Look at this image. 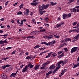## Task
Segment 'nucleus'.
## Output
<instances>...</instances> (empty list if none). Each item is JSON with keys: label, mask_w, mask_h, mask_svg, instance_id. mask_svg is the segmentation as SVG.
Wrapping results in <instances>:
<instances>
[{"label": "nucleus", "mask_w": 79, "mask_h": 79, "mask_svg": "<svg viewBox=\"0 0 79 79\" xmlns=\"http://www.w3.org/2000/svg\"><path fill=\"white\" fill-rule=\"evenodd\" d=\"M7 40H4V43H8V42H7V41H6Z\"/></svg>", "instance_id": "52"}, {"label": "nucleus", "mask_w": 79, "mask_h": 79, "mask_svg": "<svg viewBox=\"0 0 79 79\" xmlns=\"http://www.w3.org/2000/svg\"><path fill=\"white\" fill-rule=\"evenodd\" d=\"M39 47H40V46L39 45H36L34 47V49H36V48H39Z\"/></svg>", "instance_id": "30"}, {"label": "nucleus", "mask_w": 79, "mask_h": 79, "mask_svg": "<svg viewBox=\"0 0 79 79\" xmlns=\"http://www.w3.org/2000/svg\"><path fill=\"white\" fill-rule=\"evenodd\" d=\"M46 21H46V23H48V18H47L46 19Z\"/></svg>", "instance_id": "54"}, {"label": "nucleus", "mask_w": 79, "mask_h": 79, "mask_svg": "<svg viewBox=\"0 0 79 79\" xmlns=\"http://www.w3.org/2000/svg\"><path fill=\"white\" fill-rule=\"evenodd\" d=\"M73 32H75L79 33V31L78 30H77V29H75L73 30Z\"/></svg>", "instance_id": "22"}, {"label": "nucleus", "mask_w": 79, "mask_h": 79, "mask_svg": "<svg viewBox=\"0 0 79 79\" xmlns=\"http://www.w3.org/2000/svg\"><path fill=\"white\" fill-rule=\"evenodd\" d=\"M26 11V12H25L24 13V15H29V14H28L29 13V10L28 9H27Z\"/></svg>", "instance_id": "14"}, {"label": "nucleus", "mask_w": 79, "mask_h": 79, "mask_svg": "<svg viewBox=\"0 0 79 79\" xmlns=\"http://www.w3.org/2000/svg\"><path fill=\"white\" fill-rule=\"evenodd\" d=\"M67 69H64L62 71V72L61 73V74L59 75L60 77H61L62 76V75L64 74V73L67 71Z\"/></svg>", "instance_id": "9"}, {"label": "nucleus", "mask_w": 79, "mask_h": 79, "mask_svg": "<svg viewBox=\"0 0 79 79\" xmlns=\"http://www.w3.org/2000/svg\"><path fill=\"white\" fill-rule=\"evenodd\" d=\"M28 68V66L26 65L25 68L23 69L22 70L23 73H24V72H25L26 71H27V69Z\"/></svg>", "instance_id": "8"}, {"label": "nucleus", "mask_w": 79, "mask_h": 79, "mask_svg": "<svg viewBox=\"0 0 79 79\" xmlns=\"http://www.w3.org/2000/svg\"><path fill=\"white\" fill-rule=\"evenodd\" d=\"M8 35V34H6L5 35H0V37L1 36H4L3 37H2L3 38H6Z\"/></svg>", "instance_id": "17"}, {"label": "nucleus", "mask_w": 79, "mask_h": 79, "mask_svg": "<svg viewBox=\"0 0 79 79\" xmlns=\"http://www.w3.org/2000/svg\"><path fill=\"white\" fill-rule=\"evenodd\" d=\"M1 77L3 79H8V77L7 76V75L4 73H3L1 75Z\"/></svg>", "instance_id": "4"}, {"label": "nucleus", "mask_w": 79, "mask_h": 79, "mask_svg": "<svg viewBox=\"0 0 79 79\" xmlns=\"http://www.w3.org/2000/svg\"><path fill=\"white\" fill-rule=\"evenodd\" d=\"M30 38H32V39H35V37H34V36H30Z\"/></svg>", "instance_id": "62"}, {"label": "nucleus", "mask_w": 79, "mask_h": 79, "mask_svg": "<svg viewBox=\"0 0 79 79\" xmlns=\"http://www.w3.org/2000/svg\"><path fill=\"white\" fill-rule=\"evenodd\" d=\"M23 6H24V4H22L19 6V7L21 9V8H22L23 7Z\"/></svg>", "instance_id": "29"}, {"label": "nucleus", "mask_w": 79, "mask_h": 79, "mask_svg": "<svg viewBox=\"0 0 79 79\" xmlns=\"http://www.w3.org/2000/svg\"><path fill=\"white\" fill-rule=\"evenodd\" d=\"M74 39H75V41H76V40H77V39H78V37H77V36H76L74 37Z\"/></svg>", "instance_id": "32"}, {"label": "nucleus", "mask_w": 79, "mask_h": 79, "mask_svg": "<svg viewBox=\"0 0 79 79\" xmlns=\"http://www.w3.org/2000/svg\"><path fill=\"white\" fill-rule=\"evenodd\" d=\"M78 48V47H74L72 48L71 51V53H73L74 52H75V51H76Z\"/></svg>", "instance_id": "5"}, {"label": "nucleus", "mask_w": 79, "mask_h": 79, "mask_svg": "<svg viewBox=\"0 0 79 79\" xmlns=\"http://www.w3.org/2000/svg\"><path fill=\"white\" fill-rule=\"evenodd\" d=\"M71 12H73L74 13H76V9L75 8H73L71 10Z\"/></svg>", "instance_id": "20"}, {"label": "nucleus", "mask_w": 79, "mask_h": 79, "mask_svg": "<svg viewBox=\"0 0 79 79\" xmlns=\"http://www.w3.org/2000/svg\"><path fill=\"white\" fill-rule=\"evenodd\" d=\"M38 4V2H32L31 3V5H33V6H36L37 5V4Z\"/></svg>", "instance_id": "13"}, {"label": "nucleus", "mask_w": 79, "mask_h": 79, "mask_svg": "<svg viewBox=\"0 0 79 79\" xmlns=\"http://www.w3.org/2000/svg\"><path fill=\"white\" fill-rule=\"evenodd\" d=\"M52 73H53V72H52V71H51L49 72H48V73H47L46 74V76H48L49 74H52Z\"/></svg>", "instance_id": "18"}, {"label": "nucleus", "mask_w": 79, "mask_h": 79, "mask_svg": "<svg viewBox=\"0 0 79 79\" xmlns=\"http://www.w3.org/2000/svg\"><path fill=\"white\" fill-rule=\"evenodd\" d=\"M63 19H66L67 18V15L64 14L63 15Z\"/></svg>", "instance_id": "25"}, {"label": "nucleus", "mask_w": 79, "mask_h": 79, "mask_svg": "<svg viewBox=\"0 0 79 79\" xmlns=\"http://www.w3.org/2000/svg\"><path fill=\"white\" fill-rule=\"evenodd\" d=\"M22 14L23 13L21 11L19 12L17 14V15H22Z\"/></svg>", "instance_id": "41"}, {"label": "nucleus", "mask_w": 79, "mask_h": 79, "mask_svg": "<svg viewBox=\"0 0 79 79\" xmlns=\"http://www.w3.org/2000/svg\"><path fill=\"white\" fill-rule=\"evenodd\" d=\"M3 31L2 30H0V34H3Z\"/></svg>", "instance_id": "48"}, {"label": "nucleus", "mask_w": 79, "mask_h": 79, "mask_svg": "<svg viewBox=\"0 0 79 79\" xmlns=\"http://www.w3.org/2000/svg\"><path fill=\"white\" fill-rule=\"evenodd\" d=\"M56 55H56V53H54L52 55V56H53L54 57H55V56H56Z\"/></svg>", "instance_id": "36"}, {"label": "nucleus", "mask_w": 79, "mask_h": 79, "mask_svg": "<svg viewBox=\"0 0 79 79\" xmlns=\"http://www.w3.org/2000/svg\"><path fill=\"white\" fill-rule=\"evenodd\" d=\"M46 31V30L45 29H42V30H41L40 31V32H45Z\"/></svg>", "instance_id": "27"}, {"label": "nucleus", "mask_w": 79, "mask_h": 79, "mask_svg": "<svg viewBox=\"0 0 79 79\" xmlns=\"http://www.w3.org/2000/svg\"><path fill=\"white\" fill-rule=\"evenodd\" d=\"M61 25H63V23H61L59 25L57 24V26L58 27H61Z\"/></svg>", "instance_id": "34"}, {"label": "nucleus", "mask_w": 79, "mask_h": 79, "mask_svg": "<svg viewBox=\"0 0 79 79\" xmlns=\"http://www.w3.org/2000/svg\"><path fill=\"white\" fill-rule=\"evenodd\" d=\"M62 53V51H60V52H58V55H60V54H61V53Z\"/></svg>", "instance_id": "40"}, {"label": "nucleus", "mask_w": 79, "mask_h": 79, "mask_svg": "<svg viewBox=\"0 0 79 79\" xmlns=\"http://www.w3.org/2000/svg\"><path fill=\"white\" fill-rule=\"evenodd\" d=\"M54 37L55 38H57V39H59V38H60V36H56V35H54Z\"/></svg>", "instance_id": "37"}, {"label": "nucleus", "mask_w": 79, "mask_h": 79, "mask_svg": "<svg viewBox=\"0 0 79 79\" xmlns=\"http://www.w3.org/2000/svg\"><path fill=\"white\" fill-rule=\"evenodd\" d=\"M43 7H44V9H47L50 6L49 4H47L46 5L44 4H43Z\"/></svg>", "instance_id": "10"}, {"label": "nucleus", "mask_w": 79, "mask_h": 79, "mask_svg": "<svg viewBox=\"0 0 79 79\" xmlns=\"http://www.w3.org/2000/svg\"><path fill=\"white\" fill-rule=\"evenodd\" d=\"M11 48H13L10 47H9L8 48H6V50H10V49H11Z\"/></svg>", "instance_id": "31"}, {"label": "nucleus", "mask_w": 79, "mask_h": 79, "mask_svg": "<svg viewBox=\"0 0 79 79\" xmlns=\"http://www.w3.org/2000/svg\"><path fill=\"white\" fill-rule=\"evenodd\" d=\"M63 56H64V53H62L61 55H60L58 56V58H61V57H63Z\"/></svg>", "instance_id": "26"}, {"label": "nucleus", "mask_w": 79, "mask_h": 79, "mask_svg": "<svg viewBox=\"0 0 79 79\" xmlns=\"http://www.w3.org/2000/svg\"><path fill=\"white\" fill-rule=\"evenodd\" d=\"M47 64H46V63H44V64H43L42 66L43 67H45L46 66H47Z\"/></svg>", "instance_id": "38"}, {"label": "nucleus", "mask_w": 79, "mask_h": 79, "mask_svg": "<svg viewBox=\"0 0 79 79\" xmlns=\"http://www.w3.org/2000/svg\"><path fill=\"white\" fill-rule=\"evenodd\" d=\"M15 75L12 74H11V75L10 76V77H11L13 76L14 77H15Z\"/></svg>", "instance_id": "51"}, {"label": "nucleus", "mask_w": 79, "mask_h": 79, "mask_svg": "<svg viewBox=\"0 0 79 79\" xmlns=\"http://www.w3.org/2000/svg\"><path fill=\"white\" fill-rule=\"evenodd\" d=\"M50 3L51 4V5H52V6L56 5H57V3L55 2L54 3H53V2H50Z\"/></svg>", "instance_id": "21"}, {"label": "nucleus", "mask_w": 79, "mask_h": 79, "mask_svg": "<svg viewBox=\"0 0 79 79\" xmlns=\"http://www.w3.org/2000/svg\"><path fill=\"white\" fill-rule=\"evenodd\" d=\"M55 41H52L51 42L49 43L50 45L53 46V44L55 43Z\"/></svg>", "instance_id": "15"}, {"label": "nucleus", "mask_w": 79, "mask_h": 79, "mask_svg": "<svg viewBox=\"0 0 79 79\" xmlns=\"http://www.w3.org/2000/svg\"><path fill=\"white\" fill-rule=\"evenodd\" d=\"M45 26H47L48 27L49 26V24H46L45 23L44 24Z\"/></svg>", "instance_id": "58"}, {"label": "nucleus", "mask_w": 79, "mask_h": 79, "mask_svg": "<svg viewBox=\"0 0 79 79\" xmlns=\"http://www.w3.org/2000/svg\"><path fill=\"white\" fill-rule=\"evenodd\" d=\"M28 66L29 68H32L34 67V65H32V64L30 63L28 64Z\"/></svg>", "instance_id": "16"}, {"label": "nucleus", "mask_w": 79, "mask_h": 79, "mask_svg": "<svg viewBox=\"0 0 79 79\" xmlns=\"http://www.w3.org/2000/svg\"><path fill=\"white\" fill-rule=\"evenodd\" d=\"M49 63H50V61H48L46 63L47 64H48Z\"/></svg>", "instance_id": "46"}, {"label": "nucleus", "mask_w": 79, "mask_h": 79, "mask_svg": "<svg viewBox=\"0 0 79 79\" xmlns=\"http://www.w3.org/2000/svg\"><path fill=\"white\" fill-rule=\"evenodd\" d=\"M3 44H4V41L3 40L0 41V44L2 45Z\"/></svg>", "instance_id": "35"}, {"label": "nucleus", "mask_w": 79, "mask_h": 79, "mask_svg": "<svg viewBox=\"0 0 79 79\" xmlns=\"http://www.w3.org/2000/svg\"><path fill=\"white\" fill-rule=\"evenodd\" d=\"M43 38H45L46 39H48V40L50 39L53 38V36L52 35H49L47 37V35L44 36H43Z\"/></svg>", "instance_id": "7"}, {"label": "nucleus", "mask_w": 79, "mask_h": 79, "mask_svg": "<svg viewBox=\"0 0 79 79\" xmlns=\"http://www.w3.org/2000/svg\"><path fill=\"white\" fill-rule=\"evenodd\" d=\"M9 2L10 1H7L5 4V6H6V5H8V3H9Z\"/></svg>", "instance_id": "39"}, {"label": "nucleus", "mask_w": 79, "mask_h": 79, "mask_svg": "<svg viewBox=\"0 0 79 79\" xmlns=\"http://www.w3.org/2000/svg\"><path fill=\"white\" fill-rule=\"evenodd\" d=\"M71 39L70 38H66L65 39V41H71Z\"/></svg>", "instance_id": "28"}, {"label": "nucleus", "mask_w": 79, "mask_h": 79, "mask_svg": "<svg viewBox=\"0 0 79 79\" xmlns=\"http://www.w3.org/2000/svg\"><path fill=\"white\" fill-rule=\"evenodd\" d=\"M23 20H21V23H20V24H23Z\"/></svg>", "instance_id": "53"}, {"label": "nucleus", "mask_w": 79, "mask_h": 79, "mask_svg": "<svg viewBox=\"0 0 79 79\" xmlns=\"http://www.w3.org/2000/svg\"><path fill=\"white\" fill-rule=\"evenodd\" d=\"M54 68H55V66H54V65H52L49 68V69H53Z\"/></svg>", "instance_id": "19"}, {"label": "nucleus", "mask_w": 79, "mask_h": 79, "mask_svg": "<svg viewBox=\"0 0 79 79\" xmlns=\"http://www.w3.org/2000/svg\"><path fill=\"white\" fill-rule=\"evenodd\" d=\"M6 59H7V58L2 59V60H4V61H6Z\"/></svg>", "instance_id": "57"}, {"label": "nucleus", "mask_w": 79, "mask_h": 79, "mask_svg": "<svg viewBox=\"0 0 79 79\" xmlns=\"http://www.w3.org/2000/svg\"><path fill=\"white\" fill-rule=\"evenodd\" d=\"M40 65H36L35 66V67L34 68V69L35 70H37L39 69V67L40 66Z\"/></svg>", "instance_id": "12"}, {"label": "nucleus", "mask_w": 79, "mask_h": 79, "mask_svg": "<svg viewBox=\"0 0 79 79\" xmlns=\"http://www.w3.org/2000/svg\"><path fill=\"white\" fill-rule=\"evenodd\" d=\"M40 31H35L31 32V35H36V34H40Z\"/></svg>", "instance_id": "3"}, {"label": "nucleus", "mask_w": 79, "mask_h": 79, "mask_svg": "<svg viewBox=\"0 0 79 79\" xmlns=\"http://www.w3.org/2000/svg\"><path fill=\"white\" fill-rule=\"evenodd\" d=\"M30 59L31 60H34V59L33 58H32V56H31L30 57Z\"/></svg>", "instance_id": "43"}, {"label": "nucleus", "mask_w": 79, "mask_h": 79, "mask_svg": "<svg viewBox=\"0 0 79 79\" xmlns=\"http://www.w3.org/2000/svg\"><path fill=\"white\" fill-rule=\"evenodd\" d=\"M32 21L33 22H35V19H32Z\"/></svg>", "instance_id": "63"}, {"label": "nucleus", "mask_w": 79, "mask_h": 79, "mask_svg": "<svg viewBox=\"0 0 79 79\" xmlns=\"http://www.w3.org/2000/svg\"><path fill=\"white\" fill-rule=\"evenodd\" d=\"M67 16L69 18V17H71V14L69 13L67 15Z\"/></svg>", "instance_id": "42"}, {"label": "nucleus", "mask_w": 79, "mask_h": 79, "mask_svg": "<svg viewBox=\"0 0 79 79\" xmlns=\"http://www.w3.org/2000/svg\"><path fill=\"white\" fill-rule=\"evenodd\" d=\"M26 55H29V53L28 52H26L25 53Z\"/></svg>", "instance_id": "61"}, {"label": "nucleus", "mask_w": 79, "mask_h": 79, "mask_svg": "<svg viewBox=\"0 0 79 79\" xmlns=\"http://www.w3.org/2000/svg\"><path fill=\"white\" fill-rule=\"evenodd\" d=\"M9 65H4L2 66V68L3 69H5V68H6V67H9Z\"/></svg>", "instance_id": "24"}, {"label": "nucleus", "mask_w": 79, "mask_h": 79, "mask_svg": "<svg viewBox=\"0 0 79 79\" xmlns=\"http://www.w3.org/2000/svg\"><path fill=\"white\" fill-rule=\"evenodd\" d=\"M26 59H28V60H29L30 59V57L28 56L26 57Z\"/></svg>", "instance_id": "56"}, {"label": "nucleus", "mask_w": 79, "mask_h": 79, "mask_svg": "<svg viewBox=\"0 0 79 79\" xmlns=\"http://www.w3.org/2000/svg\"><path fill=\"white\" fill-rule=\"evenodd\" d=\"M44 6L43 4L42 5V6H41L40 5H39V13L41 15H42L43 13H46V11H43V10H44Z\"/></svg>", "instance_id": "1"}, {"label": "nucleus", "mask_w": 79, "mask_h": 79, "mask_svg": "<svg viewBox=\"0 0 79 79\" xmlns=\"http://www.w3.org/2000/svg\"><path fill=\"white\" fill-rule=\"evenodd\" d=\"M77 65L75 64L74 65V66L73 67V68H76V67H77Z\"/></svg>", "instance_id": "59"}, {"label": "nucleus", "mask_w": 79, "mask_h": 79, "mask_svg": "<svg viewBox=\"0 0 79 79\" xmlns=\"http://www.w3.org/2000/svg\"><path fill=\"white\" fill-rule=\"evenodd\" d=\"M58 66L56 68V69L54 70V72L55 73H56V72L58 70V69H59V68H61V65H59V64H57H57L56 65V66Z\"/></svg>", "instance_id": "6"}, {"label": "nucleus", "mask_w": 79, "mask_h": 79, "mask_svg": "<svg viewBox=\"0 0 79 79\" xmlns=\"http://www.w3.org/2000/svg\"><path fill=\"white\" fill-rule=\"evenodd\" d=\"M68 60H64V61H60L58 62V63L57 64V65H58V64L60 65V64H61V63H64V64H66V63H67V61H68Z\"/></svg>", "instance_id": "2"}, {"label": "nucleus", "mask_w": 79, "mask_h": 79, "mask_svg": "<svg viewBox=\"0 0 79 79\" xmlns=\"http://www.w3.org/2000/svg\"><path fill=\"white\" fill-rule=\"evenodd\" d=\"M44 44L47 46H50V43H47V42H46V43H45Z\"/></svg>", "instance_id": "33"}, {"label": "nucleus", "mask_w": 79, "mask_h": 79, "mask_svg": "<svg viewBox=\"0 0 79 79\" xmlns=\"http://www.w3.org/2000/svg\"><path fill=\"white\" fill-rule=\"evenodd\" d=\"M19 20H17V22L19 24H20L21 23L19 22Z\"/></svg>", "instance_id": "50"}, {"label": "nucleus", "mask_w": 79, "mask_h": 79, "mask_svg": "<svg viewBox=\"0 0 79 79\" xmlns=\"http://www.w3.org/2000/svg\"><path fill=\"white\" fill-rule=\"evenodd\" d=\"M40 69H45V68L43 66L42 67H41Z\"/></svg>", "instance_id": "49"}, {"label": "nucleus", "mask_w": 79, "mask_h": 79, "mask_svg": "<svg viewBox=\"0 0 79 79\" xmlns=\"http://www.w3.org/2000/svg\"><path fill=\"white\" fill-rule=\"evenodd\" d=\"M15 53H16V51L15 50L12 53V55H14V54H15Z\"/></svg>", "instance_id": "47"}, {"label": "nucleus", "mask_w": 79, "mask_h": 79, "mask_svg": "<svg viewBox=\"0 0 79 79\" xmlns=\"http://www.w3.org/2000/svg\"><path fill=\"white\" fill-rule=\"evenodd\" d=\"M79 6H76L75 7V8H77V9H79Z\"/></svg>", "instance_id": "64"}, {"label": "nucleus", "mask_w": 79, "mask_h": 79, "mask_svg": "<svg viewBox=\"0 0 79 79\" xmlns=\"http://www.w3.org/2000/svg\"><path fill=\"white\" fill-rule=\"evenodd\" d=\"M79 23H78V24H77V25L75 26V27L77 29L78 28V27H79Z\"/></svg>", "instance_id": "55"}, {"label": "nucleus", "mask_w": 79, "mask_h": 79, "mask_svg": "<svg viewBox=\"0 0 79 79\" xmlns=\"http://www.w3.org/2000/svg\"><path fill=\"white\" fill-rule=\"evenodd\" d=\"M77 5H79V0H78L77 1Z\"/></svg>", "instance_id": "60"}, {"label": "nucleus", "mask_w": 79, "mask_h": 79, "mask_svg": "<svg viewBox=\"0 0 79 79\" xmlns=\"http://www.w3.org/2000/svg\"><path fill=\"white\" fill-rule=\"evenodd\" d=\"M52 53H53V52H51L50 53H49L48 55L45 57L46 58H50V57L52 56Z\"/></svg>", "instance_id": "11"}, {"label": "nucleus", "mask_w": 79, "mask_h": 79, "mask_svg": "<svg viewBox=\"0 0 79 79\" xmlns=\"http://www.w3.org/2000/svg\"><path fill=\"white\" fill-rule=\"evenodd\" d=\"M76 24H77V22H75L73 23L72 24L73 26H75V25H76Z\"/></svg>", "instance_id": "44"}, {"label": "nucleus", "mask_w": 79, "mask_h": 79, "mask_svg": "<svg viewBox=\"0 0 79 79\" xmlns=\"http://www.w3.org/2000/svg\"><path fill=\"white\" fill-rule=\"evenodd\" d=\"M64 50H65L66 52H68V49H67V48H65L64 49Z\"/></svg>", "instance_id": "45"}, {"label": "nucleus", "mask_w": 79, "mask_h": 79, "mask_svg": "<svg viewBox=\"0 0 79 79\" xmlns=\"http://www.w3.org/2000/svg\"><path fill=\"white\" fill-rule=\"evenodd\" d=\"M75 0H69V2L68 3V4H70L71 3H72V2H73Z\"/></svg>", "instance_id": "23"}]
</instances>
